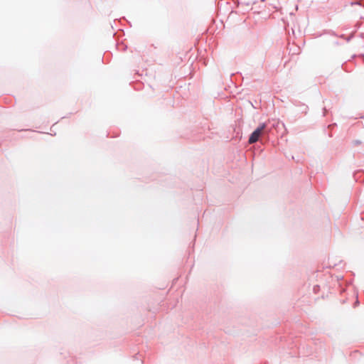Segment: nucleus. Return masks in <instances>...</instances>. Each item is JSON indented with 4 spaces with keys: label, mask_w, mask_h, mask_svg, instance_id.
I'll return each instance as SVG.
<instances>
[{
    "label": "nucleus",
    "mask_w": 364,
    "mask_h": 364,
    "mask_svg": "<svg viewBox=\"0 0 364 364\" xmlns=\"http://www.w3.org/2000/svg\"><path fill=\"white\" fill-rule=\"evenodd\" d=\"M265 124H262L252 133L248 141L250 144H253L258 141L259 136L265 129Z\"/></svg>",
    "instance_id": "nucleus-1"
}]
</instances>
